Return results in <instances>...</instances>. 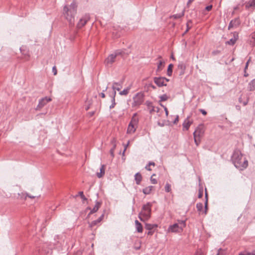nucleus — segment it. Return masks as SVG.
<instances>
[{
    "label": "nucleus",
    "instance_id": "obj_26",
    "mask_svg": "<svg viewBox=\"0 0 255 255\" xmlns=\"http://www.w3.org/2000/svg\"><path fill=\"white\" fill-rule=\"evenodd\" d=\"M173 66V65L172 64H170L168 66L167 74L169 76H170L172 75Z\"/></svg>",
    "mask_w": 255,
    "mask_h": 255
},
{
    "label": "nucleus",
    "instance_id": "obj_23",
    "mask_svg": "<svg viewBox=\"0 0 255 255\" xmlns=\"http://www.w3.org/2000/svg\"><path fill=\"white\" fill-rule=\"evenodd\" d=\"M105 165H102L100 168V172L97 173V176L99 178H100L103 176L105 174Z\"/></svg>",
    "mask_w": 255,
    "mask_h": 255
},
{
    "label": "nucleus",
    "instance_id": "obj_33",
    "mask_svg": "<svg viewBox=\"0 0 255 255\" xmlns=\"http://www.w3.org/2000/svg\"><path fill=\"white\" fill-rule=\"evenodd\" d=\"M203 205L202 203H198L196 204V208L197 210L199 212H201L203 209Z\"/></svg>",
    "mask_w": 255,
    "mask_h": 255
},
{
    "label": "nucleus",
    "instance_id": "obj_31",
    "mask_svg": "<svg viewBox=\"0 0 255 255\" xmlns=\"http://www.w3.org/2000/svg\"><path fill=\"white\" fill-rule=\"evenodd\" d=\"M168 97L167 96L166 94H163V95L159 96V99H160L159 101L160 102L165 101L168 99Z\"/></svg>",
    "mask_w": 255,
    "mask_h": 255
},
{
    "label": "nucleus",
    "instance_id": "obj_36",
    "mask_svg": "<svg viewBox=\"0 0 255 255\" xmlns=\"http://www.w3.org/2000/svg\"><path fill=\"white\" fill-rule=\"evenodd\" d=\"M115 97H114V96H113L112 97V104L110 106V109H111L113 108H114V107L116 105V102H115Z\"/></svg>",
    "mask_w": 255,
    "mask_h": 255
},
{
    "label": "nucleus",
    "instance_id": "obj_62",
    "mask_svg": "<svg viewBox=\"0 0 255 255\" xmlns=\"http://www.w3.org/2000/svg\"><path fill=\"white\" fill-rule=\"evenodd\" d=\"M169 81V79H167L165 78V83H166V82H168Z\"/></svg>",
    "mask_w": 255,
    "mask_h": 255
},
{
    "label": "nucleus",
    "instance_id": "obj_11",
    "mask_svg": "<svg viewBox=\"0 0 255 255\" xmlns=\"http://www.w3.org/2000/svg\"><path fill=\"white\" fill-rule=\"evenodd\" d=\"M122 88V83H120V82H114L113 83V85H112V89L114 91L113 92V96H114V97L116 96V90L117 91H120V90L121 89V88Z\"/></svg>",
    "mask_w": 255,
    "mask_h": 255
},
{
    "label": "nucleus",
    "instance_id": "obj_1",
    "mask_svg": "<svg viewBox=\"0 0 255 255\" xmlns=\"http://www.w3.org/2000/svg\"><path fill=\"white\" fill-rule=\"evenodd\" d=\"M232 161L235 166L239 170H243L248 165L247 159L244 157L241 151L236 149L232 155Z\"/></svg>",
    "mask_w": 255,
    "mask_h": 255
},
{
    "label": "nucleus",
    "instance_id": "obj_24",
    "mask_svg": "<svg viewBox=\"0 0 255 255\" xmlns=\"http://www.w3.org/2000/svg\"><path fill=\"white\" fill-rule=\"evenodd\" d=\"M249 90L251 91H254L255 89V79L253 80L249 84Z\"/></svg>",
    "mask_w": 255,
    "mask_h": 255
},
{
    "label": "nucleus",
    "instance_id": "obj_34",
    "mask_svg": "<svg viewBox=\"0 0 255 255\" xmlns=\"http://www.w3.org/2000/svg\"><path fill=\"white\" fill-rule=\"evenodd\" d=\"M165 190L166 192H170L171 190V185L168 183L165 185Z\"/></svg>",
    "mask_w": 255,
    "mask_h": 255
},
{
    "label": "nucleus",
    "instance_id": "obj_19",
    "mask_svg": "<svg viewBox=\"0 0 255 255\" xmlns=\"http://www.w3.org/2000/svg\"><path fill=\"white\" fill-rule=\"evenodd\" d=\"M145 105L147 106L148 110L150 113L154 111V107L153 106L152 103L149 101H146Z\"/></svg>",
    "mask_w": 255,
    "mask_h": 255
},
{
    "label": "nucleus",
    "instance_id": "obj_4",
    "mask_svg": "<svg viewBox=\"0 0 255 255\" xmlns=\"http://www.w3.org/2000/svg\"><path fill=\"white\" fill-rule=\"evenodd\" d=\"M77 4L76 2L73 1L69 7L67 6H65L63 8V13L65 15H67V16H72L76 14V10H77Z\"/></svg>",
    "mask_w": 255,
    "mask_h": 255
},
{
    "label": "nucleus",
    "instance_id": "obj_21",
    "mask_svg": "<svg viewBox=\"0 0 255 255\" xmlns=\"http://www.w3.org/2000/svg\"><path fill=\"white\" fill-rule=\"evenodd\" d=\"M135 225L136 231L138 233H141L142 232V226L137 220L135 221Z\"/></svg>",
    "mask_w": 255,
    "mask_h": 255
},
{
    "label": "nucleus",
    "instance_id": "obj_22",
    "mask_svg": "<svg viewBox=\"0 0 255 255\" xmlns=\"http://www.w3.org/2000/svg\"><path fill=\"white\" fill-rule=\"evenodd\" d=\"M153 188V186H149L142 189V192L145 195L149 194Z\"/></svg>",
    "mask_w": 255,
    "mask_h": 255
},
{
    "label": "nucleus",
    "instance_id": "obj_27",
    "mask_svg": "<svg viewBox=\"0 0 255 255\" xmlns=\"http://www.w3.org/2000/svg\"><path fill=\"white\" fill-rule=\"evenodd\" d=\"M178 68L181 70L182 73H183L186 68V66L183 62H180L178 65Z\"/></svg>",
    "mask_w": 255,
    "mask_h": 255
},
{
    "label": "nucleus",
    "instance_id": "obj_18",
    "mask_svg": "<svg viewBox=\"0 0 255 255\" xmlns=\"http://www.w3.org/2000/svg\"><path fill=\"white\" fill-rule=\"evenodd\" d=\"M104 217V213H103L101 216L96 220L93 221L90 224V227H92L95 225H96L98 223H99L101 222V221L103 219Z\"/></svg>",
    "mask_w": 255,
    "mask_h": 255
},
{
    "label": "nucleus",
    "instance_id": "obj_64",
    "mask_svg": "<svg viewBox=\"0 0 255 255\" xmlns=\"http://www.w3.org/2000/svg\"><path fill=\"white\" fill-rule=\"evenodd\" d=\"M87 210H91L92 209H91V208H90V207H88V208H87Z\"/></svg>",
    "mask_w": 255,
    "mask_h": 255
},
{
    "label": "nucleus",
    "instance_id": "obj_29",
    "mask_svg": "<svg viewBox=\"0 0 255 255\" xmlns=\"http://www.w3.org/2000/svg\"><path fill=\"white\" fill-rule=\"evenodd\" d=\"M180 225V227L182 228V231L183 230V228L186 226V222L184 220H179L178 221V223Z\"/></svg>",
    "mask_w": 255,
    "mask_h": 255
},
{
    "label": "nucleus",
    "instance_id": "obj_42",
    "mask_svg": "<svg viewBox=\"0 0 255 255\" xmlns=\"http://www.w3.org/2000/svg\"><path fill=\"white\" fill-rule=\"evenodd\" d=\"M74 17H72V16L67 17V20L69 21L71 24H72L73 20L74 21Z\"/></svg>",
    "mask_w": 255,
    "mask_h": 255
},
{
    "label": "nucleus",
    "instance_id": "obj_20",
    "mask_svg": "<svg viewBox=\"0 0 255 255\" xmlns=\"http://www.w3.org/2000/svg\"><path fill=\"white\" fill-rule=\"evenodd\" d=\"M134 180L135 181L136 184L137 185L140 184V182L142 180L141 175L137 172L134 175Z\"/></svg>",
    "mask_w": 255,
    "mask_h": 255
},
{
    "label": "nucleus",
    "instance_id": "obj_43",
    "mask_svg": "<svg viewBox=\"0 0 255 255\" xmlns=\"http://www.w3.org/2000/svg\"><path fill=\"white\" fill-rule=\"evenodd\" d=\"M129 144V141H128L127 143L126 144L124 145V150L123 152V155H124L125 152L127 147H128Z\"/></svg>",
    "mask_w": 255,
    "mask_h": 255
},
{
    "label": "nucleus",
    "instance_id": "obj_57",
    "mask_svg": "<svg viewBox=\"0 0 255 255\" xmlns=\"http://www.w3.org/2000/svg\"><path fill=\"white\" fill-rule=\"evenodd\" d=\"M140 248V246H135V247H134V249H135L136 250H139Z\"/></svg>",
    "mask_w": 255,
    "mask_h": 255
},
{
    "label": "nucleus",
    "instance_id": "obj_14",
    "mask_svg": "<svg viewBox=\"0 0 255 255\" xmlns=\"http://www.w3.org/2000/svg\"><path fill=\"white\" fill-rule=\"evenodd\" d=\"M189 117H188L184 121L183 123V129L185 130H188L190 126L192 124V122L189 120Z\"/></svg>",
    "mask_w": 255,
    "mask_h": 255
},
{
    "label": "nucleus",
    "instance_id": "obj_8",
    "mask_svg": "<svg viewBox=\"0 0 255 255\" xmlns=\"http://www.w3.org/2000/svg\"><path fill=\"white\" fill-rule=\"evenodd\" d=\"M204 129L203 126L200 125H199L195 129V131L193 132V136L200 138V137H201L204 134Z\"/></svg>",
    "mask_w": 255,
    "mask_h": 255
},
{
    "label": "nucleus",
    "instance_id": "obj_13",
    "mask_svg": "<svg viewBox=\"0 0 255 255\" xmlns=\"http://www.w3.org/2000/svg\"><path fill=\"white\" fill-rule=\"evenodd\" d=\"M240 23V19L238 17L236 18L235 19L232 20L230 21V24L229 25V29H231V28L238 26Z\"/></svg>",
    "mask_w": 255,
    "mask_h": 255
},
{
    "label": "nucleus",
    "instance_id": "obj_52",
    "mask_svg": "<svg viewBox=\"0 0 255 255\" xmlns=\"http://www.w3.org/2000/svg\"><path fill=\"white\" fill-rule=\"evenodd\" d=\"M250 61V59H249L248 60V61H247V62L246 63V66H245V70H246V69H247L248 66V64H249V63Z\"/></svg>",
    "mask_w": 255,
    "mask_h": 255
},
{
    "label": "nucleus",
    "instance_id": "obj_44",
    "mask_svg": "<svg viewBox=\"0 0 255 255\" xmlns=\"http://www.w3.org/2000/svg\"><path fill=\"white\" fill-rule=\"evenodd\" d=\"M107 89H108V87H106V88H105V90H103V92H102V93H101L100 94V96H101L102 98H105V94H104V92L105 91H106V90H107Z\"/></svg>",
    "mask_w": 255,
    "mask_h": 255
},
{
    "label": "nucleus",
    "instance_id": "obj_7",
    "mask_svg": "<svg viewBox=\"0 0 255 255\" xmlns=\"http://www.w3.org/2000/svg\"><path fill=\"white\" fill-rule=\"evenodd\" d=\"M182 229L180 227L179 224L175 223L170 225L167 229V233H180L182 232Z\"/></svg>",
    "mask_w": 255,
    "mask_h": 255
},
{
    "label": "nucleus",
    "instance_id": "obj_59",
    "mask_svg": "<svg viewBox=\"0 0 255 255\" xmlns=\"http://www.w3.org/2000/svg\"><path fill=\"white\" fill-rule=\"evenodd\" d=\"M27 196H28V197H29L30 198H35V196H30L28 194H27Z\"/></svg>",
    "mask_w": 255,
    "mask_h": 255
},
{
    "label": "nucleus",
    "instance_id": "obj_37",
    "mask_svg": "<svg viewBox=\"0 0 255 255\" xmlns=\"http://www.w3.org/2000/svg\"><path fill=\"white\" fill-rule=\"evenodd\" d=\"M205 197H206V201L205 202V210L204 211V213L205 214H206L207 211V204H208L207 195L206 193L205 194Z\"/></svg>",
    "mask_w": 255,
    "mask_h": 255
},
{
    "label": "nucleus",
    "instance_id": "obj_61",
    "mask_svg": "<svg viewBox=\"0 0 255 255\" xmlns=\"http://www.w3.org/2000/svg\"><path fill=\"white\" fill-rule=\"evenodd\" d=\"M90 107L89 106H87L85 107V109L86 111L88 110L89 109Z\"/></svg>",
    "mask_w": 255,
    "mask_h": 255
},
{
    "label": "nucleus",
    "instance_id": "obj_28",
    "mask_svg": "<svg viewBox=\"0 0 255 255\" xmlns=\"http://www.w3.org/2000/svg\"><path fill=\"white\" fill-rule=\"evenodd\" d=\"M157 225L155 224H145V228L148 230H151L153 229L154 227H156Z\"/></svg>",
    "mask_w": 255,
    "mask_h": 255
},
{
    "label": "nucleus",
    "instance_id": "obj_51",
    "mask_svg": "<svg viewBox=\"0 0 255 255\" xmlns=\"http://www.w3.org/2000/svg\"><path fill=\"white\" fill-rule=\"evenodd\" d=\"M162 61H160L158 64V69H159L161 65H162Z\"/></svg>",
    "mask_w": 255,
    "mask_h": 255
},
{
    "label": "nucleus",
    "instance_id": "obj_30",
    "mask_svg": "<svg viewBox=\"0 0 255 255\" xmlns=\"http://www.w3.org/2000/svg\"><path fill=\"white\" fill-rule=\"evenodd\" d=\"M251 42L253 45H255V31L251 34Z\"/></svg>",
    "mask_w": 255,
    "mask_h": 255
},
{
    "label": "nucleus",
    "instance_id": "obj_58",
    "mask_svg": "<svg viewBox=\"0 0 255 255\" xmlns=\"http://www.w3.org/2000/svg\"><path fill=\"white\" fill-rule=\"evenodd\" d=\"M221 251H222V250L221 249H219L218 250V253L216 254V255H219Z\"/></svg>",
    "mask_w": 255,
    "mask_h": 255
},
{
    "label": "nucleus",
    "instance_id": "obj_46",
    "mask_svg": "<svg viewBox=\"0 0 255 255\" xmlns=\"http://www.w3.org/2000/svg\"><path fill=\"white\" fill-rule=\"evenodd\" d=\"M199 111L204 115H206L207 114L206 111L203 109H200Z\"/></svg>",
    "mask_w": 255,
    "mask_h": 255
},
{
    "label": "nucleus",
    "instance_id": "obj_60",
    "mask_svg": "<svg viewBox=\"0 0 255 255\" xmlns=\"http://www.w3.org/2000/svg\"><path fill=\"white\" fill-rule=\"evenodd\" d=\"M195 255H203L202 253H197Z\"/></svg>",
    "mask_w": 255,
    "mask_h": 255
},
{
    "label": "nucleus",
    "instance_id": "obj_32",
    "mask_svg": "<svg viewBox=\"0 0 255 255\" xmlns=\"http://www.w3.org/2000/svg\"><path fill=\"white\" fill-rule=\"evenodd\" d=\"M150 165H153V166H154L155 165V163L154 162H149L148 163V164H147L145 167V168L148 170V171H150L151 170V169L150 168Z\"/></svg>",
    "mask_w": 255,
    "mask_h": 255
},
{
    "label": "nucleus",
    "instance_id": "obj_55",
    "mask_svg": "<svg viewBox=\"0 0 255 255\" xmlns=\"http://www.w3.org/2000/svg\"><path fill=\"white\" fill-rule=\"evenodd\" d=\"M248 253H249L250 255H255V250L251 252H248Z\"/></svg>",
    "mask_w": 255,
    "mask_h": 255
},
{
    "label": "nucleus",
    "instance_id": "obj_5",
    "mask_svg": "<svg viewBox=\"0 0 255 255\" xmlns=\"http://www.w3.org/2000/svg\"><path fill=\"white\" fill-rule=\"evenodd\" d=\"M123 51L121 50H117L114 53L109 55L105 60V63L107 66H111L115 61L116 57L118 55H122Z\"/></svg>",
    "mask_w": 255,
    "mask_h": 255
},
{
    "label": "nucleus",
    "instance_id": "obj_25",
    "mask_svg": "<svg viewBox=\"0 0 255 255\" xmlns=\"http://www.w3.org/2000/svg\"><path fill=\"white\" fill-rule=\"evenodd\" d=\"M246 7L250 8L255 6V0H250L246 5Z\"/></svg>",
    "mask_w": 255,
    "mask_h": 255
},
{
    "label": "nucleus",
    "instance_id": "obj_56",
    "mask_svg": "<svg viewBox=\"0 0 255 255\" xmlns=\"http://www.w3.org/2000/svg\"><path fill=\"white\" fill-rule=\"evenodd\" d=\"M194 0H188L187 2V5H189L190 3H191Z\"/></svg>",
    "mask_w": 255,
    "mask_h": 255
},
{
    "label": "nucleus",
    "instance_id": "obj_45",
    "mask_svg": "<svg viewBox=\"0 0 255 255\" xmlns=\"http://www.w3.org/2000/svg\"><path fill=\"white\" fill-rule=\"evenodd\" d=\"M160 105L163 107L164 108V110L165 112V113H166V115L167 116L168 115V110H167V109L166 107L164 106L163 105H162V104H160Z\"/></svg>",
    "mask_w": 255,
    "mask_h": 255
},
{
    "label": "nucleus",
    "instance_id": "obj_39",
    "mask_svg": "<svg viewBox=\"0 0 255 255\" xmlns=\"http://www.w3.org/2000/svg\"><path fill=\"white\" fill-rule=\"evenodd\" d=\"M200 138L197 136H194V142L196 145H198L200 142Z\"/></svg>",
    "mask_w": 255,
    "mask_h": 255
},
{
    "label": "nucleus",
    "instance_id": "obj_12",
    "mask_svg": "<svg viewBox=\"0 0 255 255\" xmlns=\"http://www.w3.org/2000/svg\"><path fill=\"white\" fill-rule=\"evenodd\" d=\"M89 17H82L78 20V22L77 23V26L79 28H80L84 26L87 21L88 20Z\"/></svg>",
    "mask_w": 255,
    "mask_h": 255
},
{
    "label": "nucleus",
    "instance_id": "obj_2",
    "mask_svg": "<svg viewBox=\"0 0 255 255\" xmlns=\"http://www.w3.org/2000/svg\"><path fill=\"white\" fill-rule=\"evenodd\" d=\"M152 204L150 202H147L143 205L142 207V210L139 214V218L141 221H145L149 219L150 217L151 208Z\"/></svg>",
    "mask_w": 255,
    "mask_h": 255
},
{
    "label": "nucleus",
    "instance_id": "obj_41",
    "mask_svg": "<svg viewBox=\"0 0 255 255\" xmlns=\"http://www.w3.org/2000/svg\"><path fill=\"white\" fill-rule=\"evenodd\" d=\"M79 195L81 196V198H82L83 200H87V198H86V197L84 196V194H83V191H80V192H79Z\"/></svg>",
    "mask_w": 255,
    "mask_h": 255
},
{
    "label": "nucleus",
    "instance_id": "obj_54",
    "mask_svg": "<svg viewBox=\"0 0 255 255\" xmlns=\"http://www.w3.org/2000/svg\"><path fill=\"white\" fill-rule=\"evenodd\" d=\"M202 195H203L202 192L200 191L199 193V194H198V197L199 198H201Z\"/></svg>",
    "mask_w": 255,
    "mask_h": 255
},
{
    "label": "nucleus",
    "instance_id": "obj_10",
    "mask_svg": "<svg viewBox=\"0 0 255 255\" xmlns=\"http://www.w3.org/2000/svg\"><path fill=\"white\" fill-rule=\"evenodd\" d=\"M165 78L162 77H154V82L158 87H162L166 86V84L165 83Z\"/></svg>",
    "mask_w": 255,
    "mask_h": 255
},
{
    "label": "nucleus",
    "instance_id": "obj_49",
    "mask_svg": "<svg viewBox=\"0 0 255 255\" xmlns=\"http://www.w3.org/2000/svg\"><path fill=\"white\" fill-rule=\"evenodd\" d=\"M116 140L115 138H113L112 140H111V143L114 145V144L115 145H116Z\"/></svg>",
    "mask_w": 255,
    "mask_h": 255
},
{
    "label": "nucleus",
    "instance_id": "obj_17",
    "mask_svg": "<svg viewBox=\"0 0 255 255\" xmlns=\"http://www.w3.org/2000/svg\"><path fill=\"white\" fill-rule=\"evenodd\" d=\"M238 34H235L234 35V37L233 38L230 39V40L227 41L226 42V44H229V45H234L236 41L238 39Z\"/></svg>",
    "mask_w": 255,
    "mask_h": 255
},
{
    "label": "nucleus",
    "instance_id": "obj_35",
    "mask_svg": "<svg viewBox=\"0 0 255 255\" xmlns=\"http://www.w3.org/2000/svg\"><path fill=\"white\" fill-rule=\"evenodd\" d=\"M212 8V5H208L207 6L204 10H203V14H205V15H206L207 14V13L205 12L206 11H210Z\"/></svg>",
    "mask_w": 255,
    "mask_h": 255
},
{
    "label": "nucleus",
    "instance_id": "obj_9",
    "mask_svg": "<svg viewBox=\"0 0 255 255\" xmlns=\"http://www.w3.org/2000/svg\"><path fill=\"white\" fill-rule=\"evenodd\" d=\"M51 101L50 98L45 97L39 100L38 105L36 108V109H40L44 107L48 102Z\"/></svg>",
    "mask_w": 255,
    "mask_h": 255
},
{
    "label": "nucleus",
    "instance_id": "obj_15",
    "mask_svg": "<svg viewBox=\"0 0 255 255\" xmlns=\"http://www.w3.org/2000/svg\"><path fill=\"white\" fill-rule=\"evenodd\" d=\"M101 205V202L96 201L94 208L90 211V212L89 215H90L96 212L100 208Z\"/></svg>",
    "mask_w": 255,
    "mask_h": 255
},
{
    "label": "nucleus",
    "instance_id": "obj_47",
    "mask_svg": "<svg viewBox=\"0 0 255 255\" xmlns=\"http://www.w3.org/2000/svg\"><path fill=\"white\" fill-rule=\"evenodd\" d=\"M239 255H250L249 253L247 252H244L242 253H241Z\"/></svg>",
    "mask_w": 255,
    "mask_h": 255
},
{
    "label": "nucleus",
    "instance_id": "obj_48",
    "mask_svg": "<svg viewBox=\"0 0 255 255\" xmlns=\"http://www.w3.org/2000/svg\"><path fill=\"white\" fill-rule=\"evenodd\" d=\"M52 71H53V74H54V75H56V74H57V71H56V69L55 67H53L52 68Z\"/></svg>",
    "mask_w": 255,
    "mask_h": 255
},
{
    "label": "nucleus",
    "instance_id": "obj_50",
    "mask_svg": "<svg viewBox=\"0 0 255 255\" xmlns=\"http://www.w3.org/2000/svg\"><path fill=\"white\" fill-rule=\"evenodd\" d=\"M191 23V21H189L187 22V29L186 30V31H188L189 30V29L190 28V24Z\"/></svg>",
    "mask_w": 255,
    "mask_h": 255
},
{
    "label": "nucleus",
    "instance_id": "obj_38",
    "mask_svg": "<svg viewBox=\"0 0 255 255\" xmlns=\"http://www.w3.org/2000/svg\"><path fill=\"white\" fill-rule=\"evenodd\" d=\"M116 145L114 144V146H113V147L110 150V154L112 157H114L115 156L114 150H115V149L116 148Z\"/></svg>",
    "mask_w": 255,
    "mask_h": 255
},
{
    "label": "nucleus",
    "instance_id": "obj_16",
    "mask_svg": "<svg viewBox=\"0 0 255 255\" xmlns=\"http://www.w3.org/2000/svg\"><path fill=\"white\" fill-rule=\"evenodd\" d=\"M132 87V84H130L127 88H125L123 91L120 92L119 94L121 96H127Z\"/></svg>",
    "mask_w": 255,
    "mask_h": 255
},
{
    "label": "nucleus",
    "instance_id": "obj_40",
    "mask_svg": "<svg viewBox=\"0 0 255 255\" xmlns=\"http://www.w3.org/2000/svg\"><path fill=\"white\" fill-rule=\"evenodd\" d=\"M154 175H155V174H153L150 177V181H151V183L153 184H156L157 183V180L156 179L153 178V176Z\"/></svg>",
    "mask_w": 255,
    "mask_h": 255
},
{
    "label": "nucleus",
    "instance_id": "obj_3",
    "mask_svg": "<svg viewBox=\"0 0 255 255\" xmlns=\"http://www.w3.org/2000/svg\"><path fill=\"white\" fill-rule=\"evenodd\" d=\"M136 116L137 114L134 113L131 118L127 128V132L128 134L133 133L136 129L138 123V119L136 117Z\"/></svg>",
    "mask_w": 255,
    "mask_h": 255
},
{
    "label": "nucleus",
    "instance_id": "obj_53",
    "mask_svg": "<svg viewBox=\"0 0 255 255\" xmlns=\"http://www.w3.org/2000/svg\"><path fill=\"white\" fill-rule=\"evenodd\" d=\"M177 122H178V116H176L175 119L174 120L173 123L176 124Z\"/></svg>",
    "mask_w": 255,
    "mask_h": 255
},
{
    "label": "nucleus",
    "instance_id": "obj_6",
    "mask_svg": "<svg viewBox=\"0 0 255 255\" xmlns=\"http://www.w3.org/2000/svg\"><path fill=\"white\" fill-rule=\"evenodd\" d=\"M143 102V95L141 93H138L133 97L132 107L140 105Z\"/></svg>",
    "mask_w": 255,
    "mask_h": 255
},
{
    "label": "nucleus",
    "instance_id": "obj_63",
    "mask_svg": "<svg viewBox=\"0 0 255 255\" xmlns=\"http://www.w3.org/2000/svg\"><path fill=\"white\" fill-rule=\"evenodd\" d=\"M151 87L153 89H155L156 88L155 86H154V85H152L151 86Z\"/></svg>",
    "mask_w": 255,
    "mask_h": 255
}]
</instances>
